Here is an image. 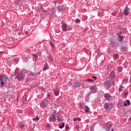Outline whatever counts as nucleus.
Instances as JSON below:
<instances>
[{
  "label": "nucleus",
  "instance_id": "nucleus-1",
  "mask_svg": "<svg viewBox=\"0 0 131 131\" xmlns=\"http://www.w3.org/2000/svg\"><path fill=\"white\" fill-rule=\"evenodd\" d=\"M56 111H54V113L50 116L49 118V121L52 122L56 121L57 120V117H56Z\"/></svg>",
  "mask_w": 131,
  "mask_h": 131
},
{
  "label": "nucleus",
  "instance_id": "nucleus-2",
  "mask_svg": "<svg viewBox=\"0 0 131 131\" xmlns=\"http://www.w3.org/2000/svg\"><path fill=\"white\" fill-rule=\"evenodd\" d=\"M113 107V104L112 103H105L104 104V108L107 111H109V110H111Z\"/></svg>",
  "mask_w": 131,
  "mask_h": 131
},
{
  "label": "nucleus",
  "instance_id": "nucleus-3",
  "mask_svg": "<svg viewBox=\"0 0 131 131\" xmlns=\"http://www.w3.org/2000/svg\"><path fill=\"white\" fill-rule=\"evenodd\" d=\"M15 78H18V80L24 79V75L23 74V71H21V72H20L18 75Z\"/></svg>",
  "mask_w": 131,
  "mask_h": 131
},
{
  "label": "nucleus",
  "instance_id": "nucleus-4",
  "mask_svg": "<svg viewBox=\"0 0 131 131\" xmlns=\"http://www.w3.org/2000/svg\"><path fill=\"white\" fill-rule=\"evenodd\" d=\"M61 27H62V30L63 31H67V30H69V29H68V27L67 26V24H65V23L62 24Z\"/></svg>",
  "mask_w": 131,
  "mask_h": 131
},
{
  "label": "nucleus",
  "instance_id": "nucleus-5",
  "mask_svg": "<svg viewBox=\"0 0 131 131\" xmlns=\"http://www.w3.org/2000/svg\"><path fill=\"white\" fill-rule=\"evenodd\" d=\"M128 14H129V8L126 6L125 7L124 10V15H125V16H127Z\"/></svg>",
  "mask_w": 131,
  "mask_h": 131
},
{
  "label": "nucleus",
  "instance_id": "nucleus-6",
  "mask_svg": "<svg viewBox=\"0 0 131 131\" xmlns=\"http://www.w3.org/2000/svg\"><path fill=\"white\" fill-rule=\"evenodd\" d=\"M49 105V101H48L47 98H45V99L42 102V106L43 107H47Z\"/></svg>",
  "mask_w": 131,
  "mask_h": 131
},
{
  "label": "nucleus",
  "instance_id": "nucleus-7",
  "mask_svg": "<svg viewBox=\"0 0 131 131\" xmlns=\"http://www.w3.org/2000/svg\"><path fill=\"white\" fill-rule=\"evenodd\" d=\"M2 80H9V78L5 75H0V81H2Z\"/></svg>",
  "mask_w": 131,
  "mask_h": 131
},
{
  "label": "nucleus",
  "instance_id": "nucleus-8",
  "mask_svg": "<svg viewBox=\"0 0 131 131\" xmlns=\"http://www.w3.org/2000/svg\"><path fill=\"white\" fill-rule=\"evenodd\" d=\"M90 89L93 92V93H95L97 92V85H92L90 87Z\"/></svg>",
  "mask_w": 131,
  "mask_h": 131
},
{
  "label": "nucleus",
  "instance_id": "nucleus-9",
  "mask_svg": "<svg viewBox=\"0 0 131 131\" xmlns=\"http://www.w3.org/2000/svg\"><path fill=\"white\" fill-rule=\"evenodd\" d=\"M104 98L107 101H110V100H111V95H110V94L108 93H105L104 94Z\"/></svg>",
  "mask_w": 131,
  "mask_h": 131
},
{
  "label": "nucleus",
  "instance_id": "nucleus-10",
  "mask_svg": "<svg viewBox=\"0 0 131 131\" xmlns=\"http://www.w3.org/2000/svg\"><path fill=\"white\" fill-rule=\"evenodd\" d=\"M105 86L107 88V89H109V88L111 86V81H107V82L105 83Z\"/></svg>",
  "mask_w": 131,
  "mask_h": 131
},
{
  "label": "nucleus",
  "instance_id": "nucleus-11",
  "mask_svg": "<svg viewBox=\"0 0 131 131\" xmlns=\"http://www.w3.org/2000/svg\"><path fill=\"white\" fill-rule=\"evenodd\" d=\"M81 85V82H76L74 84V88H79Z\"/></svg>",
  "mask_w": 131,
  "mask_h": 131
},
{
  "label": "nucleus",
  "instance_id": "nucleus-12",
  "mask_svg": "<svg viewBox=\"0 0 131 131\" xmlns=\"http://www.w3.org/2000/svg\"><path fill=\"white\" fill-rule=\"evenodd\" d=\"M29 76H30L31 77H36L37 75L35 73L32 72L29 74Z\"/></svg>",
  "mask_w": 131,
  "mask_h": 131
},
{
  "label": "nucleus",
  "instance_id": "nucleus-13",
  "mask_svg": "<svg viewBox=\"0 0 131 131\" xmlns=\"http://www.w3.org/2000/svg\"><path fill=\"white\" fill-rule=\"evenodd\" d=\"M110 77L111 78H114L115 77V73L114 72H112L110 74Z\"/></svg>",
  "mask_w": 131,
  "mask_h": 131
},
{
  "label": "nucleus",
  "instance_id": "nucleus-14",
  "mask_svg": "<svg viewBox=\"0 0 131 131\" xmlns=\"http://www.w3.org/2000/svg\"><path fill=\"white\" fill-rule=\"evenodd\" d=\"M48 68H49V65L48 64H45L44 65V67L42 69L43 71H46V70H48Z\"/></svg>",
  "mask_w": 131,
  "mask_h": 131
},
{
  "label": "nucleus",
  "instance_id": "nucleus-15",
  "mask_svg": "<svg viewBox=\"0 0 131 131\" xmlns=\"http://www.w3.org/2000/svg\"><path fill=\"white\" fill-rule=\"evenodd\" d=\"M127 105H130V101H129V100H126V102L124 103V106H125V107H126Z\"/></svg>",
  "mask_w": 131,
  "mask_h": 131
},
{
  "label": "nucleus",
  "instance_id": "nucleus-16",
  "mask_svg": "<svg viewBox=\"0 0 131 131\" xmlns=\"http://www.w3.org/2000/svg\"><path fill=\"white\" fill-rule=\"evenodd\" d=\"M119 34H119L118 38H119V42H121V41H122V39H123V36L119 35Z\"/></svg>",
  "mask_w": 131,
  "mask_h": 131
},
{
  "label": "nucleus",
  "instance_id": "nucleus-17",
  "mask_svg": "<svg viewBox=\"0 0 131 131\" xmlns=\"http://www.w3.org/2000/svg\"><path fill=\"white\" fill-rule=\"evenodd\" d=\"M59 93H60V91H59V90H57L55 91L54 95L55 96H59Z\"/></svg>",
  "mask_w": 131,
  "mask_h": 131
},
{
  "label": "nucleus",
  "instance_id": "nucleus-18",
  "mask_svg": "<svg viewBox=\"0 0 131 131\" xmlns=\"http://www.w3.org/2000/svg\"><path fill=\"white\" fill-rule=\"evenodd\" d=\"M108 124L109 126L107 127V131H110V129H111V127L112 126V125L110 124V123H108Z\"/></svg>",
  "mask_w": 131,
  "mask_h": 131
},
{
  "label": "nucleus",
  "instance_id": "nucleus-19",
  "mask_svg": "<svg viewBox=\"0 0 131 131\" xmlns=\"http://www.w3.org/2000/svg\"><path fill=\"white\" fill-rule=\"evenodd\" d=\"M84 111L86 113H88V112H89V111H90V108L88 106H85Z\"/></svg>",
  "mask_w": 131,
  "mask_h": 131
},
{
  "label": "nucleus",
  "instance_id": "nucleus-20",
  "mask_svg": "<svg viewBox=\"0 0 131 131\" xmlns=\"http://www.w3.org/2000/svg\"><path fill=\"white\" fill-rule=\"evenodd\" d=\"M76 120H78L79 121H81V119H80V118H75L73 120V121H76Z\"/></svg>",
  "mask_w": 131,
  "mask_h": 131
},
{
  "label": "nucleus",
  "instance_id": "nucleus-21",
  "mask_svg": "<svg viewBox=\"0 0 131 131\" xmlns=\"http://www.w3.org/2000/svg\"><path fill=\"white\" fill-rule=\"evenodd\" d=\"M57 120H58V122L63 121V120H64V119L59 117H57Z\"/></svg>",
  "mask_w": 131,
  "mask_h": 131
},
{
  "label": "nucleus",
  "instance_id": "nucleus-22",
  "mask_svg": "<svg viewBox=\"0 0 131 131\" xmlns=\"http://www.w3.org/2000/svg\"><path fill=\"white\" fill-rule=\"evenodd\" d=\"M65 126V123H62L61 125H59V128H63Z\"/></svg>",
  "mask_w": 131,
  "mask_h": 131
},
{
  "label": "nucleus",
  "instance_id": "nucleus-23",
  "mask_svg": "<svg viewBox=\"0 0 131 131\" xmlns=\"http://www.w3.org/2000/svg\"><path fill=\"white\" fill-rule=\"evenodd\" d=\"M114 58L115 59V60H117V59H118V54L114 55Z\"/></svg>",
  "mask_w": 131,
  "mask_h": 131
},
{
  "label": "nucleus",
  "instance_id": "nucleus-24",
  "mask_svg": "<svg viewBox=\"0 0 131 131\" xmlns=\"http://www.w3.org/2000/svg\"><path fill=\"white\" fill-rule=\"evenodd\" d=\"M18 126L19 128H21V129H23V127H24L25 126L24 125H21L19 124Z\"/></svg>",
  "mask_w": 131,
  "mask_h": 131
},
{
  "label": "nucleus",
  "instance_id": "nucleus-25",
  "mask_svg": "<svg viewBox=\"0 0 131 131\" xmlns=\"http://www.w3.org/2000/svg\"><path fill=\"white\" fill-rule=\"evenodd\" d=\"M33 120H36V121H38V120H39V118L36 116V118H33Z\"/></svg>",
  "mask_w": 131,
  "mask_h": 131
},
{
  "label": "nucleus",
  "instance_id": "nucleus-26",
  "mask_svg": "<svg viewBox=\"0 0 131 131\" xmlns=\"http://www.w3.org/2000/svg\"><path fill=\"white\" fill-rule=\"evenodd\" d=\"M122 69H123V68L121 67H119L118 68V70H119V71L120 72H121L122 71Z\"/></svg>",
  "mask_w": 131,
  "mask_h": 131
},
{
  "label": "nucleus",
  "instance_id": "nucleus-27",
  "mask_svg": "<svg viewBox=\"0 0 131 131\" xmlns=\"http://www.w3.org/2000/svg\"><path fill=\"white\" fill-rule=\"evenodd\" d=\"M50 46L54 48V44H53V42H51V41H49Z\"/></svg>",
  "mask_w": 131,
  "mask_h": 131
},
{
  "label": "nucleus",
  "instance_id": "nucleus-28",
  "mask_svg": "<svg viewBox=\"0 0 131 131\" xmlns=\"http://www.w3.org/2000/svg\"><path fill=\"white\" fill-rule=\"evenodd\" d=\"M75 21H76V23H79L80 22V19H77Z\"/></svg>",
  "mask_w": 131,
  "mask_h": 131
},
{
  "label": "nucleus",
  "instance_id": "nucleus-29",
  "mask_svg": "<svg viewBox=\"0 0 131 131\" xmlns=\"http://www.w3.org/2000/svg\"><path fill=\"white\" fill-rule=\"evenodd\" d=\"M111 45L112 47H115V46H116V43L114 42H112Z\"/></svg>",
  "mask_w": 131,
  "mask_h": 131
},
{
  "label": "nucleus",
  "instance_id": "nucleus-30",
  "mask_svg": "<svg viewBox=\"0 0 131 131\" xmlns=\"http://www.w3.org/2000/svg\"><path fill=\"white\" fill-rule=\"evenodd\" d=\"M116 15H117V12H114L113 13V16H116Z\"/></svg>",
  "mask_w": 131,
  "mask_h": 131
},
{
  "label": "nucleus",
  "instance_id": "nucleus-31",
  "mask_svg": "<svg viewBox=\"0 0 131 131\" xmlns=\"http://www.w3.org/2000/svg\"><path fill=\"white\" fill-rule=\"evenodd\" d=\"M4 80H2V81H1V85H2V86H3V85H4Z\"/></svg>",
  "mask_w": 131,
  "mask_h": 131
},
{
  "label": "nucleus",
  "instance_id": "nucleus-32",
  "mask_svg": "<svg viewBox=\"0 0 131 131\" xmlns=\"http://www.w3.org/2000/svg\"><path fill=\"white\" fill-rule=\"evenodd\" d=\"M40 89L41 90V91H45V89L43 87H40Z\"/></svg>",
  "mask_w": 131,
  "mask_h": 131
},
{
  "label": "nucleus",
  "instance_id": "nucleus-33",
  "mask_svg": "<svg viewBox=\"0 0 131 131\" xmlns=\"http://www.w3.org/2000/svg\"><path fill=\"white\" fill-rule=\"evenodd\" d=\"M88 81H90L91 82H92V81H94V80L92 79H88Z\"/></svg>",
  "mask_w": 131,
  "mask_h": 131
},
{
  "label": "nucleus",
  "instance_id": "nucleus-34",
  "mask_svg": "<svg viewBox=\"0 0 131 131\" xmlns=\"http://www.w3.org/2000/svg\"><path fill=\"white\" fill-rule=\"evenodd\" d=\"M14 62H15V63H18V62H19V61H18V59H14Z\"/></svg>",
  "mask_w": 131,
  "mask_h": 131
},
{
  "label": "nucleus",
  "instance_id": "nucleus-35",
  "mask_svg": "<svg viewBox=\"0 0 131 131\" xmlns=\"http://www.w3.org/2000/svg\"><path fill=\"white\" fill-rule=\"evenodd\" d=\"M119 92L120 93V92H122V89L121 88H119Z\"/></svg>",
  "mask_w": 131,
  "mask_h": 131
},
{
  "label": "nucleus",
  "instance_id": "nucleus-36",
  "mask_svg": "<svg viewBox=\"0 0 131 131\" xmlns=\"http://www.w3.org/2000/svg\"><path fill=\"white\" fill-rule=\"evenodd\" d=\"M92 78H94V79H95V80H96V79H97V77H92Z\"/></svg>",
  "mask_w": 131,
  "mask_h": 131
},
{
  "label": "nucleus",
  "instance_id": "nucleus-37",
  "mask_svg": "<svg viewBox=\"0 0 131 131\" xmlns=\"http://www.w3.org/2000/svg\"><path fill=\"white\" fill-rule=\"evenodd\" d=\"M25 34H26V35H28V32H26Z\"/></svg>",
  "mask_w": 131,
  "mask_h": 131
},
{
  "label": "nucleus",
  "instance_id": "nucleus-38",
  "mask_svg": "<svg viewBox=\"0 0 131 131\" xmlns=\"http://www.w3.org/2000/svg\"><path fill=\"white\" fill-rule=\"evenodd\" d=\"M47 96H48V97H49V98H50V97H51V95H50V94H48L47 95Z\"/></svg>",
  "mask_w": 131,
  "mask_h": 131
},
{
  "label": "nucleus",
  "instance_id": "nucleus-39",
  "mask_svg": "<svg viewBox=\"0 0 131 131\" xmlns=\"http://www.w3.org/2000/svg\"><path fill=\"white\" fill-rule=\"evenodd\" d=\"M12 76H13V77H16V75H15V74H13L12 75Z\"/></svg>",
  "mask_w": 131,
  "mask_h": 131
},
{
  "label": "nucleus",
  "instance_id": "nucleus-40",
  "mask_svg": "<svg viewBox=\"0 0 131 131\" xmlns=\"http://www.w3.org/2000/svg\"><path fill=\"white\" fill-rule=\"evenodd\" d=\"M68 127H69L68 126H66V129H67V128H68Z\"/></svg>",
  "mask_w": 131,
  "mask_h": 131
},
{
  "label": "nucleus",
  "instance_id": "nucleus-41",
  "mask_svg": "<svg viewBox=\"0 0 131 131\" xmlns=\"http://www.w3.org/2000/svg\"><path fill=\"white\" fill-rule=\"evenodd\" d=\"M75 129L77 130V129H78L79 128H78V127L77 126V127H75Z\"/></svg>",
  "mask_w": 131,
  "mask_h": 131
},
{
  "label": "nucleus",
  "instance_id": "nucleus-42",
  "mask_svg": "<svg viewBox=\"0 0 131 131\" xmlns=\"http://www.w3.org/2000/svg\"><path fill=\"white\" fill-rule=\"evenodd\" d=\"M113 84H115V81H113Z\"/></svg>",
  "mask_w": 131,
  "mask_h": 131
},
{
  "label": "nucleus",
  "instance_id": "nucleus-43",
  "mask_svg": "<svg viewBox=\"0 0 131 131\" xmlns=\"http://www.w3.org/2000/svg\"><path fill=\"white\" fill-rule=\"evenodd\" d=\"M124 81H127V79L124 80Z\"/></svg>",
  "mask_w": 131,
  "mask_h": 131
},
{
  "label": "nucleus",
  "instance_id": "nucleus-44",
  "mask_svg": "<svg viewBox=\"0 0 131 131\" xmlns=\"http://www.w3.org/2000/svg\"><path fill=\"white\" fill-rule=\"evenodd\" d=\"M35 58H37V55L35 56Z\"/></svg>",
  "mask_w": 131,
  "mask_h": 131
},
{
  "label": "nucleus",
  "instance_id": "nucleus-45",
  "mask_svg": "<svg viewBox=\"0 0 131 131\" xmlns=\"http://www.w3.org/2000/svg\"><path fill=\"white\" fill-rule=\"evenodd\" d=\"M15 73H18V72H17V71H16Z\"/></svg>",
  "mask_w": 131,
  "mask_h": 131
},
{
  "label": "nucleus",
  "instance_id": "nucleus-46",
  "mask_svg": "<svg viewBox=\"0 0 131 131\" xmlns=\"http://www.w3.org/2000/svg\"><path fill=\"white\" fill-rule=\"evenodd\" d=\"M114 129H112V131H114Z\"/></svg>",
  "mask_w": 131,
  "mask_h": 131
},
{
  "label": "nucleus",
  "instance_id": "nucleus-47",
  "mask_svg": "<svg viewBox=\"0 0 131 131\" xmlns=\"http://www.w3.org/2000/svg\"><path fill=\"white\" fill-rule=\"evenodd\" d=\"M121 88H123V86H121Z\"/></svg>",
  "mask_w": 131,
  "mask_h": 131
},
{
  "label": "nucleus",
  "instance_id": "nucleus-48",
  "mask_svg": "<svg viewBox=\"0 0 131 131\" xmlns=\"http://www.w3.org/2000/svg\"><path fill=\"white\" fill-rule=\"evenodd\" d=\"M122 33V32H121V33H120V34H121Z\"/></svg>",
  "mask_w": 131,
  "mask_h": 131
}]
</instances>
